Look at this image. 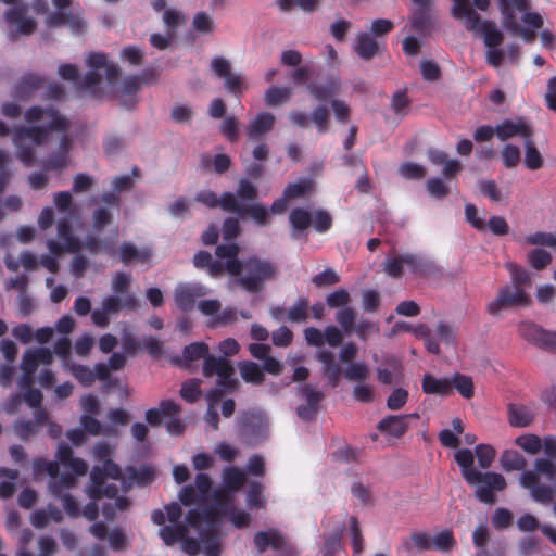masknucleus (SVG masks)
<instances>
[{
  "label": "nucleus",
  "instance_id": "1",
  "mask_svg": "<svg viewBox=\"0 0 556 556\" xmlns=\"http://www.w3.org/2000/svg\"><path fill=\"white\" fill-rule=\"evenodd\" d=\"M24 119L30 126H18L12 132V142L16 149L17 159L29 167L35 162V147L43 146L51 132H60L59 148L56 151L70 155L72 139L67 135L71 121L62 115L53 106L42 108L33 105L24 113Z\"/></svg>",
  "mask_w": 556,
  "mask_h": 556
},
{
  "label": "nucleus",
  "instance_id": "2",
  "mask_svg": "<svg viewBox=\"0 0 556 556\" xmlns=\"http://www.w3.org/2000/svg\"><path fill=\"white\" fill-rule=\"evenodd\" d=\"M218 509L213 506L188 510L185 521L189 527L198 530L199 538L186 534L181 539V549L187 555L195 556L202 551L204 556H220L223 546L218 533Z\"/></svg>",
  "mask_w": 556,
  "mask_h": 556
},
{
  "label": "nucleus",
  "instance_id": "3",
  "mask_svg": "<svg viewBox=\"0 0 556 556\" xmlns=\"http://www.w3.org/2000/svg\"><path fill=\"white\" fill-rule=\"evenodd\" d=\"M454 459L460 468L464 480L475 486L476 498L486 505L497 501L495 492L503 491L507 483L505 478L494 471L481 472L473 468V453L469 448H460L454 454Z\"/></svg>",
  "mask_w": 556,
  "mask_h": 556
},
{
  "label": "nucleus",
  "instance_id": "4",
  "mask_svg": "<svg viewBox=\"0 0 556 556\" xmlns=\"http://www.w3.org/2000/svg\"><path fill=\"white\" fill-rule=\"evenodd\" d=\"M112 447L109 443L98 442L92 448V456L96 460L102 462V465H94L90 472V483L86 488L87 495L93 500L114 497L118 493V488L114 483H106L105 479H122V469L111 458Z\"/></svg>",
  "mask_w": 556,
  "mask_h": 556
},
{
  "label": "nucleus",
  "instance_id": "5",
  "mask_svg": "<svg viewBox=\"0 0 556 556\" xmlns=\"http://www.w3.org/2000/svg\"><path fill=\"white\" fill-rule=\"evenodd\" d=\"M203 376L206 378L217 377L214 388L207 391L205 397L211 401H220L225 394L233 392L239 380L232 362L225 356L211 355L205 357L202 367Z\"/></svg>",
  "mask_w": 556,
  "mask_h": 556
},
{
  "label": "nucleus",
  "instance_id": "6",
  "mask_svg": "<svg viewBox=\"0 0 556 556\" xmlns=\"http://www.w3.org/2000/svg\"><path fill=\"white\" fill-rule=\"evenodd\" d=\"M239 252L240 245H216V260L212 258L211 253L200 251L194 255L193 264L197 268L206 269L213 277L220 276L224 273L236 275L240 269Z\"/></svg>",
  "mask_w": 556,
  "mask_h": 556
},
{
  "label": "nucleus",
  "instance_id": "7",
  "mask_svg": "<svg viewBox=\"0 0 556 556\" xmlns=\"http://www.w3.org/2000/svg\"><path fill=\"white\" fill-rule=\"evenodd\" d=\"M238 263L240 269L233 276L238 277V283L250 293L261 291L264 282L275 275L274 266L257 257H250L244 262L238 258Z\"/></svg>",
  "mask_w": 556,
  "mask_h": 556
},
{
  "label": "nucleus",
  "instance_id": "8",
  "mask_svg": "<svg viewBox=\"0 0 556 556\" xmlns=\"http://www.w3.org/2000/svg\"><path fill=\"white\" fill-rule=\"evenodd\" d=\"M267 421L258 413H244L237 424V432L240 439L248 445L260 444L267 433Z\"/></svg>",
  "mask_w": 556,
  "mask_h": 556
},
{
  "label": "nucleus",
  "instance_id": "9",
  "mask_svg": "<svg viewBox=\"0 0 556 556\" xmlns=\"http://www.w3.org/2000/svg\"><path fill=\"white\" fill-rule=\"evenodd\" d=\"M253 543L258 554L265 553L267 548H273L278 553V556L299 555L295 547L276 528L255 532Z\"/></svg>",
  "mask_w": 556,
  "mask_h": 556
},
{
  "label": "nucleus",
  "instance_id": "10",
  "mask_svg": "<svg viewBox=\"0 0 556 556\" xmlns=\"http://www.w3.org/2000/svg\"><path fill=\"white\" fill-rule=\"evenodd\" d=\"M137 307L138 300L135 295L125 298L108 295L102 300L101 308L91 312V319L97 327L105 328L110 323L111 315H116L122 308L136 309Z\"/></svg>",
  "mask_w": 556,
  "mask_h": 556
},
{
  "label": "nucleus",
  "instance_id": "11",
  "mask_svg": "<svg viewBox=\"0 0 556 556\" xmlns=\"http://www.w3.org/2000/svg\"><path fill=\"white\" fill-rule=\"evenodd\" d=\"M211 70L218 78L224 79V86L228 93L241 99L249 86L240 74L231 72V65L227 59L214 58L211 61Z\"/></svg>",
  "mask_w": 556,
  "mask_h": 556
},
{
  "label": "nucleus",
  "instance_id": "12",
  "mask_svg": "<svg viewBox=\"0 0 556 556\" xmlns=\"http://www.w3.org/2000/svg\"><path fill=\"white\" fill-rule=\"evenodd\" d=\"M530 303L531 299L525 289H517L505 285L500 289L497 298L488 304V312L490 315L496 316L503 309L517 306L526 307Z\"/></svg>",
  "mask_w": 556,
  "mask_h": 556
},
{
  "label": "nucleus",
  "instance_id": "13",
  "mask_svg": "<svg viewBox=\"0 0 556 556\" xmlns=\"http://www.w3.org/2000/svg\"><path fill=\"white\" fill-rule=\"evenodd\" d=\"M296 396L305 401L296 407L298 417L304 421L314 420L325 397L323 391L312 383H304L296 387Z\"/></svg>",
  "mask_w": 556,
  "mask_h": 556
},
{
  "label": "nucleus",
  "instance_id": "14",
  "mask_svg": "<svg viewBox=\"0 0 556 556\" xmlns=\"http://www.w3.org/2000/svg\"><path fill=\"white\" fill-rule=\"evenodd\" d=\"M27 9L25 7H14L9 9L4 18L9 26L8 37L11 41L17 40L20 36H29L37 28V22L27 17Z\"/></svg>",
  "mask_w": 556,
  "mask_h": 556
},
{
  "label": "nucleus",
  "instance_id": "15",
  "mask_svg": "<svg viewBox=\"0 0 556 556\" xmlns=\"http://www.w3.org/2000/svg\"><path fill=\"white\" fill-rule=\"evenodd\" d=\"M518 332L529 343L551 353H556V331H548L541 326L522 321L518 326Z\"/></svg>",
  "mask_w": 556,
  "mask_h": 556
},
{
  "label": "nucleus",
  "instance_id": "16",
  "mask_svg": "<svg viewBox=\"0 0 556 556\" xmlns=\"http://www.w3.org/2000/svg\"><path fill=\"white\" fill-rule=\"evenodd\" d=\"M219 511L218 528L220 527V518L227 516L229 521L238 529L248 527L251 523V515L243 509H238L232 504V496L222 491L214 493V504Z\"/></svg>",
  "mask_w": 556,
  "mask_h": 556
},
{
  "label": "nucleus",
  "instance_id": "17",
  "mask_svg": "<svg viewBox=\"0 0 556 556\" xmlns=\"http://www.w3.org/2000/svg\"><path fill=\"white\" fill-rule=\"evenodd\" d=\"M101 201L106 206L97 207L92 212V226L96 230L100 231L113 223V211L119 212L121 197L114 192H104L101 195Z\"/></svg>",
  "mask_w": 556,
  "mask_h": 556
},
{
  "label": "nucleus",
  "instance_id": "18",
  "mask_svg": "<svg viewBox=\"0 0 556 556\" xmlns=\"http://www.w3.org/2000/svg\"><path fill=\"white\" fill-rule=\"evenodd\" d=\"M208 293V289L201 283H180L175 288V302L182 312H190L194 308L198 298Z\"/></svg>",
  "mask_w": 556,
  "mask_h": 556
},
{
  "label": "nucleus",
  "instance_id": "19",
  "mask_svg": "<svg viewBox=\"0 0 556 556\" xmlns=\"http://www.w3.org/2000/svg\"><path fill=\"white\" fill-rule=\"evenodd\" d=\"M534 472L523 471L520 476L521 486L530 491L540 482L539 476H544L548 481H553L554 476H556V465L551 459L536 458L534 462Z\"/></svg>",
  "mask_w": 556,
  "mask_h": 556
},
{
  "label": "nucleus",
  "instance_id": "20",
  "mask_svg": "<svg viewBox=\"0 0 556 556\" xmlns=\"http://www.w3.org/2000/svg\"><path fill=\"white\" fill-rule=\"evenodd\" d=\"M403 261L408 270L421 277H437L442 268L430 257L419 254H404Z\"/></svg>",
  "mask_w": 556,
  "mask_h": 556
},
{
  "label": "nucleus",
  "instance_id": "21",
  "mask_svg": "<svg viewBox=\"0 0 556 556\" xmlns=\"http://www.w3.org/2000/svg\"><path fill=\"white\" fill-rule=\"evenodd\" d=\"M503 15V25L509 31H518L516 14L530 9V0H497Z\"/></svg>",
  "mask_w": 556,
  "mask_h": 556
},
{
  "label": "nucleus",
  "instance_id": "22",
  "mask_svg": "<svg viewBox=\"0 0 556 556\" xmlns=\"http://www.w3.org/2000/svg\"><path fill=\"white\" fill-rule=\"evenodd\" d=\"M428 160L435 166L442 165V176L446 180H453L463 170V165L458 160L450 159L448 154L442 150L430 148L427 151Z\"/></svg>",
  "mask_w": 556,
  "mask_h": 556
},
{
  "label": "nucleus",
  "instance_id": "23",
  "mask_svg": "<svg viewBox=\"0 0 556 556\" xmlns=\"http://www.w3.org/2000/svg\"><path fill=\"white\" fill-rule=\"evenodd\" d=\"M495 131L496 136L502 141H506L515 136H519L526 141L533 136L532 126L523 118H518L517 121L505 119L495 127Z\"/></svg>",
  "mask_w": 556,
  "mask_h": 556
},
{
  "label": "nucleus",
  "instance_id": "24",
  "mask_svg": "<svg viewBox=\"0 0 556 556\" xmlns=\"http://www.w3.org/2000/svg\"><path fill=\"white\" fill-rule=\"evenodd\" d=\"M452 15L457 20H465V26L468 30L480 33L483 22L480 15L470 8V0H452Z\"/></svg>",
  "mask_w": 556,
  "mask_h": 556
},
{
  "label": "nucleus",
  "instance_id": "25",
  "mask_svg": "<svg viewBox=\"0 0 556 556\" xmlns=\"http://www.w3.org/2000/svg\"><path fill=\"white\" fill-rule=\"evenodd\" d=\"M51 250V254H45L40 257V264L47 268L50 273L56 274L59 271L58 256L62 252L74 253L78 248L84 245H48ZM89 252L96 254L101 248H108L109 245H85Z\"/></svg>",
  "mask_w": 556,
  "mask_h": 556
},
{
  "label": "nucleus",
  "instance_id": "26",
  "mask_svg": "<svg viewBox=\"0 0 556 556\" xmlns=\"http://www.w3.org/2000/svg\"><path fill=\"white\" fill-rule=\"evenodd\" d=\"M306 89L315 100L324 102L339 94L341 80L338 77H329L324 83L308 84Z\"/></svg>",
  "mask_w": 556,
  "mask_h": 556
},
{
  "label": "nucleus",
  "instance_id": "27",
  "mask_svg": "<svg viewBox=\"0 0 556 556\" xmlns=\"http://www.w3.org/2000/svg\"><path fill=\"white\" fill-rule=\"evenodd\" d=\"M316 358L321 363V370L324 376L328 379V383L330 387L336 388L341 378V367L334 359V354L330 351H319L316 354Z\"/></svg>",
  "mask_w": 556,
  "mask_h": 556
},
{
  "label": "nucleus",
  "instance_id": "28",
  "mask_svg": "<svg viewBox=\"0 0 556 556\" xmlns=\"http://www.w3.org/2000/svg\"><path fill=\"white\" fill-rule=\"evenodd\" d=\"M408 419L409 416L390 415L378 422L377 429L391 437L401 438L408 429Z\"/></svg>",
  "mask_w": 556,
  "mask_h": 556
},
{
  "label": "nucleus",
  "instance_id": "29",
  "mask_svg": "<svg viewBox=\"0 0 556 556\" xmlns=\"http://www.w3.org/2000/svg\"><path fill=\"white\" fill-rule=\"evenodd\" d=\"M45 79L35 74L24 75L14 86L13 96L21 100L28 99L35 91L42 88Z\"/></svg>",
  "mask_w": 556,
  "mask_h": 556
},
{
  "label": "nucleus",
  "instance_id": "30",
  "mask_svg": "<svg viewBox=\"0 0 556 556\" xmlns=\"http://www.w3.org/2000/svg\"><path fill=\"white\" fill-rule=\"evenodd\" d=\"M275 116L271 113H260L247 127V136L250 140H256L274 128Z\"/></svg>",
  "mask_w": 556,
  "mask_h": 556
},
{
  "label": "nucleus",
  "instance_id": "31",
  "mask_svg": "<svg viewBox=\"0 0 556 556\" xmlns=\"http://www.w3.org/2000/svg\"><path fill=\"white\" fill-rule=\"evenodd\" d=\"M422 391L426 394L440 396H448L454 392L452 390V382L450 378H435L430 374H426L422 378Z\"/></svg>",
  "mask_w": 556,
  "mask_h": 556
},
{
  "label": "nucleus",
  "instance_id": "32",
  "mask_svg": "<svg viewBox=\"0 0 556 556\" xmlns=\"http://www.w3.org/2000/svg\"><path fill=\"white\" fill-rule=\"evenodd\" d=\"M379 50L378 41L368 33H358L355 38L354 51L365 61L371 60Z\"/></svg>",
  "mask_w": 556,
  "mask_h": 556
},
{
  "label": "nucleus",
  "instance_id": "33",
  "mask_svg": "<svg viewBox=\"0 0 556 556\" xmlns=\"http://www.w3.org/2000/svg\"><path fill=\"white\" fill-rule=\"evenodd\" d=\"M127 471L129 472V481H126L125 478L122 476L123 489L128 490L130 489L132 482H136L139 485H147L154 479V472L150 467L142 466L139 469H136L134 467H127Z\"/></svg>",
  "mask_w": 556,
  "mask_h": 556
},
{
  "label": "nucleus",
  "instance_id": "34",
  "mask_svg": "<svg viewBox=\"0 0 556 556\" xmlns=\"http://www.w3.org/2000/svg\"><path fill=\"white\" fill-rule=\"evenodd\" d=\"M188 525L177 523L163 526L159 529V536L162 539L165 545L173 546L188 533Z\"/></svg>",
  "mask_w": 556,
  "mask_h": 556
},
{
  "label": "nucleus",
  "instance_id": "35",
  "mask_svg": "<svg viewBox=\"0 0 556 556\" xmlns=\"http://www.w3.org/2000/svg\"><path fill=\"white\" fill-rule=\"evenodd\" d=\"M508 419L509 424L514 427H527L533 420V413L525 405L509 404Z\"/></svg>",
  "mask_w": 556,
  "mask_h": 556
},
{
  "label": "nucleus",
  "instance_id": "36",
  "mask_svg": "<svg viewBox=\"0 0 556 556\" xmlns=\"http://www.w3.org/2000/svg\"><path fill=\"white\" fill-rule=\"evenodd\" d=\"M4 264L10 271H17L20 265H22L25 270L33 271L37 268V258L29 251H23L20 255V261L14 260L10 254H7L4 257Z\"/></svg>",
  "mask_w": 556,
  "mask_h": 556
},
{
  "label": "nucleus",
  "instance_id": "37",
  "mask_svg": "<svg viewBox=\"0 0 556 556\" xmlns=\"http://www.w3.org/2000/svg\"><path fill=\"white\" fill-rule=\"evenodd\" d=\"M222 481L228 491L237 492L244 484L245 476L237 467H226L222 473Z\"/></svg>",
  "mask_w": 556,
  "mask_h": 556
},
{
  "label": "nucleus",
  "instance_id": "38",
  "mask_svg": "<svg viewBox=\"0 0 556 556\" xmlns=\"http://www.w3.org/2000/svg\"><path fill=\"white\" fill-rule=\"evenodd\" d=\"M479 35L483 38L488 48H497L504 40V35L497 29L496 24L491 21H483Z\"/></svg>",
  "mask_w": 556,
  "mask_h": 556
},
{
  "label": "nucleus",
  "instance_id": "39",
  "mask_svg": "<svg viewBox=\"0 0 556 556\" xmlns=\"http://www.w3.org/2000/svg\"><path fill=\"white\" fill-rule=\"evenodd\" d=\"M387 367L377 368V378L383 384L393 382V375L401 371L402 364L396 356H388L384 361Z\"/></svg>",
  "mask_w": 556,
  "mask_h": 556
},
{
  "label": "nucleus",
  "instance_id": "40",
  "mask_svg": "<svg viewBox=\"0 0 556 556\" xmlns=\"http://www.w3.org/2000/svg\"><path fill=\"white\" fill-rule=\"evenodd\" d=\"M526 465V458L517 451L506 450L501 456V466L507 472L522 470Z\"/></svg>",
  "mask_w": 556,
  "mask_h": 556
},
{
  "label": "nucleus",
  "instance_id": "41",
  "mask_svg": "<svg viewBox=\"0 0 556 556\" xmlns=\"http://www.w3.org/2000/svg\"><path fill=\"white\" fill-rule=\"evenodd\" d=\"M239 368L241 377L245 382L261 384L265 379L263 370L254 362H242L239 364Z\"/></svg>",
  "mask_w": 556,
  "mask_h": 556
},
{
  "label": "nucleus",
  "instance_id": "42",
  "mask_svg": "<svg viewBox=\"0 0 556 556\" xmlns=\"http://www.w3.org/2000/svg\"><path fill=\"white\" fill-rule=\"evenodd\" d=\"M292 90L288 87H269L265 92V103L268 106H277L290 100Z\"/></svg>",
  "mask_w": 556,
  "mask_h": 556
},
{
  "label": "nucleus",
  "instance_id": "43",
  "mask_svg": "<svg viewBox=\"0 0 556 556\" xmlns=\"http://www.w3.org/2000/svg\"><path fill=\"white\" fill-rule=\"evenodd\" d=\"M289 222L295 231L302 232L311 226L312 214L302 207H295L289 214Z\"/></svg>",
  "mask_w": 556,
  "mask_h": 556
},
{
  "label": "nucleus",
  "instance_id": "44",
  "mask_svg": "<svg viewBox=\"0 0 556 556\" xmlns=\"http://www.w3.org/2000/svg\"><path fill=\"white\" fill-rule=\"evenodd\" d=\"M119 255L124 264H129L134 261L146 262L151 256V251L147 248L139 251L137 245H121Z\"/></svg>",
  "mask_w": 556,
  "mask_h": 556
},
{
  "label": "nucleus",
  "instance_id": "45",
  "mask_svg": "<svg viewBox=\"0 0 556 556\" xmlns=\"http://www.w3.org/2000/svg\"><path fill=\"white\" fill-rule=\"evenodd\" d=\"M451 382L452 390L455 388L463 397L471 399L473 396L475 388L471 377L463 374H455L451 378Z\"/></svg>",
  "mask_w": 556,
  "mask_h": 556
},
{
  "label": "nucleus",
  "instance_id": "46",
  "mask_svg": "<svg viewBox=\"0 0 556 556\" xmlns=\"http://www.w3.org/2000/svg\"><path fill=\"white\" fill-rule=\"evenodd\" d=\"M76 479L71 473L59 475L56 479L49 481V490L53 496H62L64 491L72 489Z\"/></svg>",
  "mask_w": 556,
  "mask_h": 556
},
{
  "label": "nucleus",
  "instance_id": "47",
  "mask_svg": "<svg viewBox=\"0 0 556 556\" xmlns=\"http://www.w3.org/2000/svg\"><path fill=\"white\" fill-rule=\"evenodd\" d=\"M141 78L139 75L137 76H130L124 79L123 81V92L125 96L128 97V99H123L122 104L124 106H127L128 109H131L136 100L134 98L135 93L140 89L141 86Z\"/></svg>",
  "mask_w": 556,
  "mask_h": 556
},
{
  "label": "nucleus",
  "instance_id": "48",
  "mask_svg": "<svg viewBox=\"0 0 556 556\" xmlns=\"http://www.w3.org/2000/svg\"><path fill=\"white\" fill-rule=\"evenodd\" d=\"M309 118L319 134H325L329 130L330 114L325 105H317L312 111Z\"/></svg>",
  "mask_w": 556,
  "mask_h": 556
},
{
  "label": "nucleus",
  "instance_id": "49",
  "mask_svg": "<svg viewBox=\"0 0 556 556\" xmlns=\"http://www.w3.org/2000/svg\"><path fill=\"white\" fill-rule=\"evenodd\" d=\"M507 268L509 270L510 279H511V285H509L510 287H514L517 289H525V290L527 287H530V285H531L530 275L526 269H523L513 263H508Z\"/></svg>",
  "mask_w": 556,
  "mask_h": 556
},
{
  "label": "nucleus",
  "instance_id": "50",
  "mask_svg": "<svg viewBox=\"0 0 556 556\" xmlns=\"http://www.w3.org/2000/svg\"><path fill=\"white\" fill-rule=\"evenodd\" d=\"M245 216H250L260 226H265L269 223L268 210L262 204L245 205L241 217Z\"/></svg>",
  "mask_w": 556,
  "mask_h": 556
},
{
  "label": "nucleus",
  "instance_id": "51",
  "mask_svg": "<svg viewBox=\"0 0 556 556\" xmlns=\"http://www.w3.org/2000/svg\"><path fill=\"white\" fill-rule=\"evenodd\" d=\"M308 304L309 302L306 298H299L294 305H292L287 312L289 321L305 323L308 318Z\"/></svg>",
  "mask_w": 556,
  "mask_h": 556
},
{
  "label": "nucleus",
  "instance_id": "52",
  "mask_svg": "<svg viewBox=\"0 0 556 556\" xmlns=\"http://www.w3.org/2000/svg\"><path fill=\"white\" fill-rule=\"evenodd\" d=\"M208 345L204 342H193L189 345H186L182 351V355L186 362H193L198 359H205V357L211 356L208 353Z\"/></svg>",
  "mask_w": 556,
  "mask_h": 556
},
{
  "label": "nucleus",
  "instance_id": "53",
  "mask_svg": "<svg viewBox=\"0 0 556 556\" xmlns=\"http://www.w3.org/2000/svg\"><path fill=\"white\" fill-rule=\"evenodd\" d=\"M70 155L65 152L54 151L43 161L46 170H63L70 165Z\"/></svg>",
  "mask_w": 556,
  "mask_h": 556
},
{
  "label": "nucleus",
  "instance_id": "54",
  "mask_svg": "<svg viewBox=\"0 0 556 556\" xmlns=\"http://www.w3.org/2000/svg\"><path fill=\"white\" fill-rule=\"evenodd\" d=\"M201 394L202 391L200 379L193 378L182 383L180 389V396L188 403L197 402L200 399Z\"/></svg>",
  "mask_w": 556,
  "mask_h": 556
},
{
  "label": "nucleus",
  "instance_id": "55",
  "mask_svg": "<svg viewBox=\"0 0 556 556\" xmlns=\"http://www.w3.org/2000/svg\"><path fill=\"white\" fill-rule=\"evenodd\" d=\"M426 190L431 198L437 200H443L450 193L448 186L439 177L429 178L426 181Z\"/></svg>",
  "mask_w": 556,
  "mask_h": 556
},
{
  "label": "nucleus",
  "instance_id": "56",
  "mask_svg": "<svg viewBox=\"0 0 556 556\" xmlns=\"http://www.w3.org/2000/svg\"><path fill=\"white\" fill-rule=\"evenodd\" d=\"M525 164L531 170H536L543 166V157L531 138L526 140Z\"/></svg>",
  "mask_w": 556,
  "mask_h": 556
},
{
  "label": "nucleus",
  "instance_id": "57",
  "mask_svg": "<svg viewBox=\"0 0 556 556\" xmlns=\"http://www.w3.org/2000/svg\"><path fill=\"white\" fill-rule=\"evenodd\" d=\"M344 530V526L341 525L338 530L325 539L324 546L321 548L323 556H334L342 547L341 538Z\"/></svg>",
  "mask_w": 556,
  "mask_h": 556
},
{
  "label": "nucleus",
  "instance_id": "58",
  "mask_svg": "<svg viewBox=\"0 0 556 556\" xmlns=\"http://www.w3.org/2000/svg\"><path fill=\"white\" fill-rule=\"evenodd\" d=\"M70 370H71V374L84 387H90L96 381L94 371L86 365L72 364L70 366Z\"/></svg>",
  "mask_w": 556,
  "mask_h": 556
},
{
  "label": "nucleus",
  "instance_id": "59",
  "mask_svg": "<svg viewBox=\"0 0 556 556\" xmlns=\"http://www.w3.org/2000/svg\"><path fill=\"white\" fill-rule=\"evenodd\" d=\"M311 226L319 233L327 232L332 227V217L326 210L318 208L312 214Z\"/></svg>",
  "mask_w": 556,
  "mask_h": 556
},
{
  "label": "nucleus",
  "instance_id": "60",
  "mask_svg": "<svg viewBox=\"0 0 556 556\" xmlns=\"http://www.w3.org/2000/svg\"><path fill=\"white\" fill-rule=\"evenodd\" d=\"M343 375L350 381L364 382L370 371L365 363H352L345 368Z\"/></svg>",
  "mask_w": 556,
  "mask_h": 556
},
{
  "label": "nucleus",
  "instance_id": "61",
  "mask_svg": "<svg viewBox=\"0 0 556 556\" xmlns=\"http://www.w3.org/2000/svg\"><path fill=\"white\" fill-rule=\"evenodd\" d=\"M263 485L261 482L251 481L249 483V491L247 494V505L250 508H263L265 506V500L262 496Z\"/></svg>",
  "mask_w": 556,
  "mask_h": 556
},
{
  "label": "nucleus",
  "instance_id": "62",
  "mask_svg": "<svg viewBox=\"0 0 556 556\" xmlns=\"http://www.w3.org/2000/svg\"><path fill=\"white\" fill-rule=\"evenodd\" d=\"M312 189V181L302 179L296 182L288 184L283 190L285 195L289 199H298L304 197Z\"/></svg>",
  "mask_w": 556,
  "mask_h": 556
},
{
  "label": "nucleus",
  "instance_id": "63",
  "mask_svg": "<svg viewBox=\"0 0 556 556\" xmlns=\"http://www.w3.org/2000/svg\"><path fill=\"white\" fill-rule=\"evenodd\" d=\"M475 455L477 456L479 467L488 469L495 458V450L489 444H478L475 447Z\"/></svg>",
  "mask_w": 556,
  "mask_h": 556
},
{
  "label": "nucleus",
  "instance_id": "64",
  "mask_svg": "<svg viewBox=\"0 0 556 556\" xmlns=\"http://www.w3.org/2000/svg\"><path fill=\"white\" fill-rule=\"evenodd\" d=\"M355 318L356 314L354 308L349 306L340 308L336 313V320L341 326V328L348 333L353 331L355 327Z\"/></svg>",
  "mask_w": 556,
  "mask_h": 556
}]
</instances>
